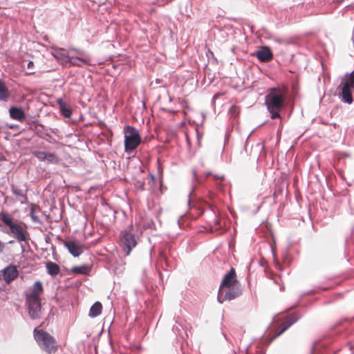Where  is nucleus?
Returning a JSON list of instances; mask_svg holds the SVG:
<instances>
[{
    "mask_svg": "<svg viewBox=\"0 0 354 354\" xmlns=\"http://www.w3.org/2000/svg\"><path fill=\"white\" fill-rule=\"evenodd\" d=\"M286 100L285 91L278 87L268 90L265 97V104L272 119L279 118L280 111L283 109Z\"/></svg>",
    "mask_w": 354,
    "mask_h": 354,
    "instance_id": "obj_1",
    "label": "nucleus"
},
{
    "mask_svg": "<svg viewBox=\"0 0 354 354\" xmlns=\"http://www.w3.org/2000/svg\"><path fill=\"white\" fill-rule=\"evenodd\" d=\"M35 339L39 347L48 353H55L58 347L55 338L43 330H34Z\"/></svg>",
    "mask_w": 354,
    "mask_h": 354,
    "instance_id": "obj_2",
    "label": "nucleus"
},
{
    "mask_svg": "<svg viewBox=\"0 0 354 354\" xmlns=\"http://www.w3.org/2000/svg\"><path fill=\"white\" fill-rule=\"evenodd\" d=\"M0 215L2 222L9 227L10 233L18 241H26L28 239V232L21 225L15 223L10 215L6 212H1Z\"/></svg>",
    "mask_w": 354,
    "mask_h": 354,
    "instance_id": "obj_3",
    "label": "nucleus"
},
{
    "mask_svg": "<svg viewBox=\"0 0 354 354\" xmlns=\"http://www.w3.org/2000/svg\"><path fill=\"white\" fill-rule=\"evenodd\" d=\"M123 132L124 134V150L131 153L135 150L141 142L139 131L133 127L125 126Z\"/></svg>",
    "mask_w": 354,
    "mask_h": 354,
    "instance_id": "obj_4",
    "label": "nucleus"
},
{
    "mask_svg": "<svg viewBox=\"0 0 354 354\" xmlns=\"http://www.w3.org/2000/svg\"><path fill=\"white\" fill-rule=\"evenodd\" d=\"M132 225L124 230L120 233V242L127 255H129L138 243L134 233L132 232Z\"/></svg>",
    "mask_w": 354,
    "mask_h": 354,
    "instance_id": "obj_5",
    "label": "nucleus"
},
{
    "mask_svg": "<svg viewBox=\"0 0 354 354\" xmlns=\"http://www.w3.org/2000/svg\"><path fill=\"white\" fill-rule=\"evenodd\" d=\"M242 293L240 285L218 290L217 300L220 304L236 299Z\"/></svg>",
    "mask_w": 354,
    "mask_h": 354,
    "instance_id": "obj_6",
    "label": "nucleus"
},
{
    "mask_svg": "<svg viewBox=\"0 0 354 354\" xmlns=\"http://www.w3.org/2000/svg\"><path fill=\"white\" fill-rule=\"evenodd\" d=\"M71 53L73 66H83L91 64V58L84 51L71 48Z\"/></svg>",
    "mask_w": 354,
    "mask_h": 354,
    "instance_id": "obj_7",
    "label": "nucleus"
},
{
    "mask_svg": "<svg viewBox=\"0 0 354 354\" xmlns=\"http://www.w3.org/2000/svg\"><path fill=\"white\" fill-rule=\"evenodd\" d=\"M55 58L57 60L59 63L65 66H71L72 64V59H71V48L68 50H65L63 48L57 49L54 51L53 53Z\"/></svg>",
    "mask_w": 354,
    "mask_h": 354,
    "instance_id": "obj_8",
    "label": "nucleus"
},
{
    "mask_svg": "<svg viewBox=\"0 0 354 354\" xmlns=\"http://www.w3.org/2000/svg\"><path fill=\"white\" fill-rule=\"evenodd\" d=\"M26 304L28 308V314L32 319H37L41 317L40 299L26 298Z\"/></svg>",
    "mask_w": 354,
    "mask_h": 354,
    "instance_id": "obj_9",
    "label": "nucleus"
},
{
    "mask_svg": "<svg viewBox=\"0 0 354 354\" xmlns=\"http://www.w3.org/2000/svg\"><path fill=\"white\" fill-rule=\"evenodd\" d=\"M32 153L39 161L46 162L49 164L57 165L60 160V158L55 153H49L44 151H35Z\"/></svg>",
    "mask_w": 354,
    "mask_h": 354,
    "instance_id": "obj_10",
    "label": "nucleus"
},
{
    "mask_svg": "<svg viewBox=\"0 0 354 354\" xmlns=\"http://www.w3.org/2000/svg\"><path fill=\"white\" fill-rule=\"evenodd\" d=\"M238 285L239 284L236 280V272L233 268H231L230 272L224 275L218 290Z\"/></svg>",
    "mask_w": 354,
    "mask_h": 354,
    "instance_id": "obj_11",
    "label": "nucleus"
},
{
    "mask_svg": "<svg viewBox=\"0 0 354 354\" xmlns=\"http://www.w3.org/2000/svg\"><path fill=\"white\" fill-rule=\"evenodd\" d=\"M1 272L3 274V280L8 284L17 279L19 275L17 267L15 265H9L6 266L1 271Z\"/></svg>",
    "mask_w": 354,
    "mask_h": 354,
    "instance_id": "obj_12",
    "label": "nucleus"
},
{
    "mask_svg": "<svg viewBox=\"0 0 354 354\" xmlns=\"http://www.w3.org/2000/svg\"><path fill=\"white\" fill-rule=\"evenodd\" d=\"M257 59L262 62H267L270 61L273 58V54L272 50L268 46H264L261 48L255 51L253 54Z\"/></svg>",
    "mask_w": 354,
    "mask_h": 354,
    "instance_id": "obj_13",
    "label": "nucleus"
},
{
    "mask_svg": "<svg viewBox=\"0 0 354 354\" xmlns=\"http://www.w3.org/2000/svg\"><path fill=\"white\" fill-rule=\"evenodd\" d=\"M64 244V246L68 249L69 253L71 254L74 257H79L84 252L83 245L76 241H65Z\"/></svg>",
    "mask_w": 354,
    "mask_h": 354,
    "instance_id": "obj_14",
    "label": "nucleus"
},
{
    "mask_svg": "<svg viewBox=\"0 0 354 354\" xmlns=\"http://www.w3.org/2000/svg\"><path fill=\"white\" fill-rule=\"evenodd\" d=\"M354 86L353 84L345 82L342 86V101L344 103L351 104L353 100L352 97V88Z\"/></svg>",
    "mask_w": 354,
    "mask_h": 354,
    "instance_id": "obj_15",
    "label": "nucleus"
},
{
    "mask_svg": "<svg viewBox=\"0 0 354 354\" xmlns=\"http://www.w3.org/2000/svg\"><path fill=\"white\" fill-rule=\"evenodd\" d=\"M10 117L13 119L22 122L26 118L24 111L21 108L17 106H12L9 109Z\"/></svg>",
    "mask_w": 354,
    "mask_h": 354,
    "instance_id": "obj_16",
    "label": "nucleus"
},
{
    "mask_svg": "<svg viewBox=\"0 0 354 354\" xmlns=\"http://www.w3.org/2000/svg\"><path fill=\"white\" fill-rule=\"evenodd\" d=\"M43 292V286L41 281H37L34 283L31 292L27 295L26 298L40 299L39 295Z\"/></svg>",
    "mask_w": 354,
    "mask_h": 354,
    "instance_id": "obj_17",
    "label": "nucleus"
},
{
    "mask_svg": "<svg viewBox=\"0 0 354 354\" xmlns=\"http://www.w3.org/2000/svg\"><path fill=\"white\" fill-rule=\"evenodd\" d=\"M61 114L65 118H70L72 114V110L62 99L57 100Z\"/></svg>",
    "mask_w": 354,
    "mask_h": 354,
    "instance_id": "obj_18",
    "label": "nucleus"
},
{
    "mask_svg": "<svg viewBox=\"0 0 354 354\" xmlns=\"http://www.w3.org/2000/svg\"><path fill=\"white\" fill-rule=\"evenodd\" d=\"M299 316L297 313H293L290 315L286 320L283 324V327L281 330L279 332L278 335L283 333L286 330H287L290 326L295 324L299 319Z\"/></svg>",
    "mask_w": 354,
    "mask_h": 354,
    "instance_id": "obj_19",
    "label": "nucleus"
},
{
    "mask_svg": "<svg viewBox=\"0 0 354 354\" xmlns=\"http://www.w3.org/2000/svg\"><path fill=\"white\" fill-rule=\"evenodd\" d=\"M11 191L14 195L19 196L21 198L20 200L21 204H26L28 202L27 190H23L12 185Z\"/></svg>",
    "mask_w": 354,
    "mask_h": 354,
    "instance_id": "obj_20",
    "label": "nucleus"
},
{
    "mask_svg": "<svg viewBox=\"0 0 354 354\" xmlns=\"http://www.w3.org/2000/svg\"><path fill=\"white\" fill-rule=\"evenodd\" d=\"M46 268L47 273L51 276L57 275L60 272L59 266L57 263L50 261L46 263Z\"/></svg>",
    "mask_w": 354,
    "mask_h": 354,
    "instance_id": "obj_21",
    "label": "nucleus"
},
{
    "mask_svg": "<svg viewBox=\"0 0 354 354\" xmlns=\"http://www.w3.org/2000/svg\"><path fill=\"white\" fill-rule=\"evenodd\" d=\"M102 306L100 301L95 302L90 308L88 316L94 318L99 316L102 313Z\"/></svg>",
    "mask_w": 354,
    "mask_h": 354,
    "instance_id": "obj_22",
    "label": "nucleus"
},
{
    "mask_svg": "<svg viewBox=\"0 0 354 354\" xmlns=\"http://www.w3.org/2000/svg\"><path fill=\"white\" fill-rule=\"evenodd\" d=\"M10 92L5 84L0 80V101L7 102L10 97Z\"/></svg>",
    "mask_w": 354,
    "mask_h": 354,
    "instance_id": "obj_23",
    "label": "nucleus"
},
{
    "mask_svg": "<svg viewBox=\"0 0 354 354\" xmlns=\"http://www.w3.org/2000/svg\"><path fill=\"white\" fill-rule=\"evenodd\" d=\"M72 270L75 273L86 274L88 272V268L86 266H75L73 268Z\"/></svg>",
    "mask_w": 354,
    "mask_h": 354,
    "instance_id": "obj_24",
    "label": "nucleus"
},
{
    "mask_svg": "<svg viewBox=\"0 0 354 354\" xmlns=\"http://www.w3.org/2000/svg\"><path fill=\"white\" fill-rule=\"evenodd\" d=\"M349 76V80H346V82L354 85V70L350 73Z\"/></svg>",
    "mask_w": 354,
    "mask_h": 354,
    "instance_id": "obj_25",
    "label": "nucleus"
},
{
    "mask_svg": "<svg viewBox=\"0 0 354 354\" xmlns=\"http://www.w3.org/2000/svg\"><path fill=\"white\" fill-rule=\"evenodd\" d=\"M230 112L232 114V116L236 117V113L237 112L236 107L235 106H233L230 108Z\"/></svg>",
    "mask_w": 354,
    "mask_h": 354,
    "instance_id": "obj_26",
    "label": "nucleus"
},
{
    "mask_svg": "<svg viewBox=\"0 0 354 354\" xmlns=\"http://www.w3.org/2000/svg\"><path fill=\"white\" fill-rule=\"evenodd\" d=\"M28 69L32 70L34 68V62L32 61H30L27 64Z\"/></svg>",
    "mask_w": 354,
    "mask_h": 354,
    "instance_id": "obj_27",
    "label": "nucleus"
},
{
    "mask_svg": "<svg viewBox=\"0 0 354 354\" xmlns=\"http://www.w3.org/2000/svg\"><path fill=\"white\" fill-rule=\"evenodd\" d=\"M213 176H214V178L215 179H221V180L224 179V176L223 175L214 174Z\"/></svg>",
    "mask_w": 354,
    "mask_h": 354,
    "instance_id": "obj_28",
    "label": "nucleus"
},
{
    "mask_svg": "<svg viewBox=\"0 0 354 354\" xmlns=\"http://www.w3.org/2000/svg\"><path fill=\"white\" fill-rule=\"evenodd\" d=\"M194 189H195V187H194V186H192V191L190 192V193H189V199H188V203H189V205H190V203H191V198H190L191 195H192V192H194Z\"/></svg>",
    "mask_w": 354,
    "mask_h": 354,
    "instance_id": "obj_29",
    "label": "nucleus"
},
{
    "mask_svg": "<svg viewBox=\"0 0 354 354\" xmlns=\"http://www.w3.org/2000/svg\"><path fill=\"white\" fill-rule=\"evenodd\" d=\"M5 248V243L0 241V253H1Z\"/></svg>",
    "mask_w": 354,
    "mask_h": 354,
    "instance_id": "obj_30",
    "label": "nucleus"
},
{
    "mask_svg": "<svg viewBox=\"0 0 354 354\" xmlns=\"http://www.w3.org/2000/svg\"><path fill=\"white\" fill-rule=\"evenodd\" d=\"M193 177L194 178V180H197V174H196V171L195 170H193Z\"/></svg>",
    "mask_w": 354,
    "mask_h": 354,
    "instance_id": "obj_31",
    "label": "nucleus"
},
{
    "mask_svg": "<svg viewBox=\"0 0 354 354\" xmlns=\"http://www.w3.org/2000/svg\"><path fill=\"white\" fill-rule=\"evenodd\" d=\"M17 127V125H16V124H10V125H9V126H8L9 129H14V128H15V127Z\"/></svg>",
    "mask_w": 354,
    "mask_h": 354,
    "instance_id": "obj_32",
    "label": "nucleus"
},
{
    "mask_svg": "<svg viewBox=\"0 0 354 354\" xmlns=\"http://www.w3.org/2000/svg\"><path fill=\"white\" fill-rule=\"evenodd\" d=\"M34 73H35L34 71H29V72L26 73V74L28 75H33Z\"/></svg>",
    "mask_w": 354,
    "mask_h": 354,
    "instance_id": "obj_33",
    "label": "nucleus"
},
{
    "mask_svg": "<svg viewBox=\"0 0 354 354\" xmlns=\"http://www.w3.org/2000/svg\"><path fill=\"white\" fill-rule=\"evenodd\" d=\"M98 1V3H105L107 0H97Z\"/></svg>",
    "mask_w": 354,
    "mask_h": 354,
    "instance_id": "obj_34",
    "label": "nucleus"
},
{
    "mask_svg": "<svg viewBox=\"0 0 354 354\" xmlns=\"http://www.w3.org/2000/svg\"><path fill=\"white\" fill-rule=\"evenodd\" d=\"M274 41L278 43H281L282 41V39H275Z\"/></svg>",
    "mask_w": 354,
    "mask_h": 354,
    "instance_id": "obj_35",
    "label": "nucleus"
},
{
    "mask_svg": "<svg viewBox=\"0 0 354 354\" xmlns=\"http://www.w3.org/2000/svg\"><path fill=\"white\" fill-rule=\"evenodd\" d=\"M218 95H219V94H218V93L215 94V95H214V97H213V100L216 99V98L218 97Z\"/></svg>",
    "mask_w": 354,
    "mask_h": 354,
    "instance_id": "obj_36",
    "label": "nucleus"
},
{
    "mask_svg": "<svg viewBox=\"0 0 354 354\" xmlns=\"http://www.w3.org/2000/svg\"><path fill=\"white\" fill-rule=\"evenodd\" d=\"M206 175H207V176H210V175H212V173H211V172H209H209H207Z\"/></svg>",
    "mask_w": 354,
    "mask_h": 354,
    "instance_id": "obj_37",
    "label": "nucleus"
}]
</instances>
